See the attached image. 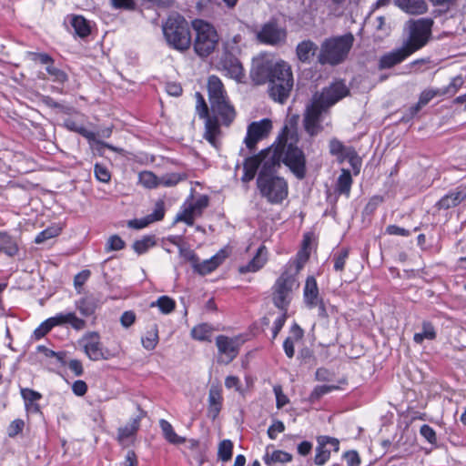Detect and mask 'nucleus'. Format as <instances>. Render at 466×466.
<instances>
[{"label": "nucleus", "instance_id": "obj_52", "mask_svg": "<svg viewBox=\"0 0 466 466\" xmlns=\"http://www.w3.org/2000/svg\"><path fill=\"white\" fill-rule=\"evenodd\" d=\"M46 70L56 82L64 83L67 80L66 74L64 71L53 66V64L48 65Z\"/></svg>", "mask_w": 466, "mask_h": 466}, {"label": "nucleus", "instance_id": "obj_38", "mask_svg": "<svg viewBox=\"0 0 466 466\" xmlns=\"http://www.w3.org/2000/svg\"><path fill=\"white\" fill-rule=\"evenodd\" d=\"M71 24L76 35L80 37H86L91 32L88 22L81 15L74 16Z\"/></svg>", "mask_w": 466, "mask_h": 466}, {"label": "nucleus", "instance_id": "obj_36", "mask_svg": "<svg viewBox=\"0 0 466 466\" xmlns=\"http://www.w3.org/2000/svg\"><path fill=\"white\" fill-rule=\"evenodd\" d=\"M441 96L440 89H428L420 93L418 103L413 106L410 110L412 114H416L420 108L426 106L433 97Z\"/></svg>", "mask_w": 466, "mask_h": 466}, {"label": "nucleus", "instance_id": "obj_7", "mask_svg": "<svg viewBox=\"0 0 466 466\" xmlns=\"http://www.w3.org/2000/svg\"><path fill=\"white\" fill-rule=\"evenodd\" d=\"M256 184L260 196L269 204H281L289 195L287 180L276 174H258Z\"/></svg>", "mask_w": 466, "mask_h": 466}, {"label": "nucleus", "instance_id": "obj_18", "mask_svg": "<svg viewBox=\"0 0 466 466\" xmlns=\"http://www.w3.org/2000/svg\"><path fill=\"white\" fill-rule=\"evenodd\" d=\"M412 53L404 45L391 52L383 55L379 62L380 69L391 68L392 66L401 63Z\"/></svg>", "mask_w": 466, "mask_h": 466}, {"label": "nucleus", "instance_id": "obj_33", "mask_svg": "<svg viewBox=\"0 0 466 466\" xmlns=\"http://www.w3.org/2000/svg\"><path fill=\"white\" fill-rule=\"evenodd\" d=\"M292 459L291 454L278 450L269 453L268 449H267L266 454L263 457V461L267 465H271L273 463H285L290 461Z\"/></svg>", "mask_w": 466, "mask_h": 466}, {"label": "nucleus", "instance_id": "obj_1", "mask_svg": "<svg viewBox=\"0 0 466 466\" xmlns=\"http://www.w3.org/2000/svg\"><path fill=\"white\" fill-rule=\"evenodd\" d=\"M208 93L210 103V113L208 105L199 93H196V111L200 118L205 119L203 137L215 148L221 145L220 124L230 126L236 117L234 106L230 104L221 80L216 76L208 79Z\"/></svg>", "mask_w": 466, "mask_h": 466}, {"label": "nucleus", "instance_id": "obj_3", "mask_svg": "<svg viewBox=\"0 0 466 466\" xmlns=\"http://www.w3.org/2000/svg\"><path fill=\"white\" fill-rule=\"evenodd\" d=\"M281 151V162L284 163L299 179L306 176V157L303 151L297 147L296 131L285 126L277 139Z\"/></svg>", "mask_w": 466, "mask_h": 466}, {"label": "nucleus", "instance_id": "obj_56", "mask_svg": "<svg viewBox=\"0 0 466 466\" xmlns=\"http://www.w3.org/2000/svg\"><path fill=\"white\" fill-rule=\"evenodd\" d=\"M21 395L25 400V405H28V403L31 402H36L42 398V395L39 392L31 389H22Z\"/></svg>", "mask_w": 466, "mask_h": 466}, {"label": "nucleus", "instance_id": "obj_49", "mask_svg": "<svg viewBox=\"0 0 466 466\" xmlns=\"http://www.w3.org/2000/svg\"><path fill=\"white\" fill-rule=\"evenodd\" d=\"M188 204L191 206L197 215L201 216L204 209L208 206V197L206 195H201L194 202L188 201Z\"/></svg>", "mask_w": 466, "mask_h": 466}, {"label": "nucleus", "instance_id": "obj_2", "mask_svg": "<svg viewBox=\"0 0 466 466\" xmlns=\"http://www.w3.org/2000/svg\"><path fill=\"white\" fill-rule=\"evenodd\" d=\"M250 77L257 85L268 84V94L274 101H287L294 86L291 66L271 56L260 55L253 59Z\"/></svg>", "mask_w": 466, "mask_h": 466}, {"label": "nucleus", "instance_id": "obj_13", "mask_svg": "<svg viewBox=\"0 0 466 466\" xmlns=\"http://www.w3.org/2000/svg\"><path fill=\"white\" fill-rule=\"evenodd\" d=\"M260 170L258 174L275 175L281 164V151L276 141L269 147L258 153Z\"/></svg>", "mask_w": 466, "mask_h": 466}, {"label": "nucleus", "instance_id": "obj_16", "mask_svg": "<svg viewBox=\"0 0 466 466\" xmlns=\"http://www.w3.org/2000/svg\"><path fill=\"white\" fill-rule=\"evenodd\" d=\"M285 37V31L279 28L276 23L272 22L264 25V26L258 34V38L261 42L269 45H276L283 41Z\"/></svg>", "mask_w": 466, "mask_h": 466}, {"label": "nucleus", "instance_id": "obj_64", "mask_svg": "<svg viewBox=\"0 0 466 466\" xmlns=\"http://www.w3.org/2000/svg\"><path fill=\"white\" fill-rule=\"evenodd\" d=\"M344 459L349 466H359L360 463V458L357 451H350L344 453Z\"/></svg>", "mask_w": 466, "mask_h": 466}, {"label": "nucleus", "instance_id": "obj_62", "mask_svg": "<svg viewBox=\"0 0 466 466\" xmlns=\"http://www.w3.org/2000/svg\"><path fill=\"white\" fill-rule=\"evenodd\" d=\"M24 426H25V422L23 420L17 419V420H13L7 429L8 436L12 437V438L16 436L18 433H20L23 431Z\"/></svg>", "mask_w": 466, "mask_h": 466}, {"label": "nucleus", "instance_id": "obj_21", "mask_svg": "<svg viewBox=\"0 0 466 466\" xmlns=\"http://www.w3.org/2000/svg\"><path fill=\"white\" fill-rule=\"evenodd\" d=\"M319 288L314 277H308L304 287V301L306 305L312 309L319 304Z\"/></svg>", "mask_w": 466, "mask_h": 466}, {"label": "nucleus", "instance_id": "obj_11", "mask_svg": "<svg viewBox=\"0 0 466 466\" xmlns=\"http://www.w3.org/2000/svg\"><path fill=\"white\" fill-rule=\"evenodd\" d=\"M348 93L349 90L344 83L335 82L329 86L323 88L321 93H316L312 100L327 110L329 106L345 97Z\"/></svg>", "mask_w": 466, "mask_h": 466}, {"label": "nucleus", "instance_id": "obj_59", "mask_svg": "<svg viewBox=\"0 0 466 466\" xmlns=\"http://www.w3.org/2000/svg\"><path fill=\"white\" fill-rule=\"evenodd\" d=\"M273 391L276 396V406L278 409L283 408L289 402L288 397L283 393L282 388L280 385H275L273 387Z\"/></svg>", "mask_w": 466, "mask_h": 466}, {"label": "nucleus", "instance_id": "obj_40", "mask_svg": "<svg viewBox=\"0 0 466 466\" xmlns=\"http://www.w3.org/2000/svg\"><path fill=\"white\" fill-rule=\"evenodd\" d=\"M139 183L147 188H154L159 186V177L151 171H143L138 175Z\"/></svg>", "mask_w": 466, "mask_h": 466}, {"label": "nucleus", "instance_id": "obj_44", "mask_svg": "<svg viewBox=\"0 0 466 466\" xmlns=\"http://www.w3.org/2000/svg\"><path fill=\"white\" fill-rule=\"evenodd\" d=\"M233 443L229 440L222 441L218 445V456L223 461H228L232 457Z\"/></svg>", "mask_w": 466, "mask_h": 466}, {"label": "nucleus", "instance_id": "obj_22", "mask_svg": "<svg viewBox=\"0 0 466 466\" xmlns=\"http://www.w3.org/2000/svg\"><path fill=\"white\" fill-rule=\"evenodd\" d=\"M395 5L410 15H422L428 9L424 0H394Z\"/></svg>", "mask_w": 466, "mask_h": 466}, {"label": "nucleus", "instance_id": "obj_27", "mask_svg": "<svg viewBox=\"0 0 466 466\" xmlns=\"http://www.w3.org/2000/svg\"><path fill=\"white\" fill-rule=\"evenodd\" d=\"M142 416H137L130 420V421L117 430V440L120 442L125 441L130 437L134 436L140 427Z\"/></svg>", "mask_w": 466, "mask_h": 466}, {"label": "nucleus", "instance_id": "obj_55", "mask_svg": "<svg viewBox=\"0 0 466 466\" xmlns=\"http://www.w3.org/2000/svg\"><path fill=\"white\" fill-rule=\"evenodd\" d=\"M287 318H288V311L280 310V315L274 321V326H273V329H272V338L273 339H276V337L281 330L282 327L284 326V324L286 322Z\"/></svg>", "mask_w": 466, "mask_h": 466}, {"label": "nucleus", "instance_id": "obj_26", "mask_svg": "<svg viewBox=\"0 0 466 466\" xmlns=\"http://www.w3.org/2000/svg\"><path fill=\"white\" fill-rule=\"evenodd\" d=\"M223 253L224 251L221 250L219 253L216 254L209 259L204 260L202 263L196 264V270L201 275H206L212 272L221 264L225 258V255H223Z\"/></svg>", "mask_w": 466, "mask_h": 466}, {"label": "nucleus", "instance_id": "obj_4", "mask_svg": "<svg viewBox=\"0 0 466 466\" xmlns=\"http://www.w3.org/2000/svg\"><path fill=\"white\" fill-rule=\"evenodd\" d=\"M296 267L289 265L279 277L272 288V301L279 310H287L292 299V291L299 288L296 275L308 259V255L299 252Z\"/></svg>", "mask_w": 466, "mask_h": 466}, {"label": "nucleus", "instance_id": "obj_39", "mask_svg": "<svg viewBox=\"0 0 466 466\" xmlns=\"http://www.w3.org/2000/svg\"><path fill=\"white\" fill-rule=\"evenodd\" d=\"M436 337V332L433 326L429 322H424L422 325V331L415 333L413 339L416 343L420 344L424 339H433Z\"/></svg>", "mask_w": 466, "mask_h": 466}, {"label": "nucleus", "instance_id": "obj_28", "mask_svg": "<svg viewBox=\"0 0 466 466\" xmlns=\"http://www.w3.org/2000/svg\"><path fill=\"white\" fill-rule=\"evenodd\" d=\"M318 47L316 44L310 40H304L297 46V56L301 62H309L310 58L315 55Z\"/></svg>", "mask_w": 466, "mask_h": 466}, {"label": "nucleus", "instance_id": "obj_31", "mask_svg": "<svg viewBox=\"0 0 466 466\" xmlns=\"http://www.w3.org/2000/svg\"><path fill=\"white\" fill-rule=\"evenodd\" d=\"M0 252L14 257L18 252L15 241L5 232L0 231Z\"/></svg>", "mask_w": 466, "mask_h": 466}, {"label": "nucleus", "instance_id": "obj_46", "mask_svg": "<svg viewBox=\"0 0 466 466\" xmlns=\"http://www.w3.org/2000/svg\"><path fill=\"white\" fill-rule=\"evenodd\" d=\"M61 228L58 227H50L41 231L35 238V242L37 244L43 243L47 239L55 238L59 235Z\"/></svg>", "mask_w": 466, "mask_h": 466}, {"label": "nucleus", "instance_id": "obj_41", "mask_svg": "<svg viewBox=\"0 0 466 466\" xmlns=\"http://www.w3.org/2000/svg\"><path fill=\"white\" fill-rule=\"evenodd\" d=\"M142 345L147 350H152L156 348L158 342V329L157 325H154L151 330L147 332L146 337L142 338Z\"/></svg>", "mask_w": 466, "mask_h": 466}, {"label": "nucleus", "instance_id": "obj_53", "mask_svg": "<svg viewBox=\"0 0 466 466\" xmlns=\"http://www.w3.org/2000/svg\"><path fill=\"white\" fill-rule=\"evenodd\" d=\"M165 215V204L162 200H158L156 205L153 213L147 215V218L151 222L161 220Z\"/></svg>", "mask_w": 466, "mask_h": 466}, {"label": "nucleus", "instance_id": "obj_34", "mask_svg": "<svg viewBox=\"0 0 466 466\" xmlns=\"http://www.w3.org/2000/svg\"><path fill=\"white\" fill-rule=\"evenodd\" d=\"M196 217L199 216L195 213L191 206L188 204V200H187L181 210L177 214L175 222H185L188 226H193Z\"/></svg>", "mask_w": 466, "mask_h": 466}, {"label": "nucleus", "instance_id": "obj_57", "mask_svg": "<svg viewBox=\"0 0 466 466\" xmlns=\"http://www.w3.org/2000/svg\"><path fill=\"white\" fill-rule=\"evenodd\" d=\"M54 327L50 322V319H47L35 329L34 336L36 339H40L46 334H47Z\"/></svg>", "mask_w": 466, "mask_h": 466}, {"label": "nucleus", "instance_id": "obj_42", "mask_svg": "<svg viewBox=\"0 0 466 466\" xmlns=\"http://www.w3.org/2000/svg\"><path fill=\"white\" fill-rule=\"evenodd\" d=\"M186 178L187 175L184 173H168L159 177V185L165 187H174Z\"/></svg>", "mask_w": 466, "mask_h": 466}, {"label": "nucleus", "instance_id": "obj_25", "mask_svg": "<svg viewBox=\"0 0 466 466\" xmlns=\"http://www.w3.org/2000/svg\"><path fill=\"white\" fill-rule=\"evenodd\" d=\"M464 196L461 191H451L443 196L437 203L436 207L438 209H449L457 207L464 198Z\"/></svg>", "mask_w": 466, "mask_h": 466}, {"label": "nucleus", "instance_id": "obj_6", "mask_svg": "<svg viewBox=\"0 0 466 466\" xmlns=\"http://www.w3.org/2000/svg\"><path fill=\"white\" fill-rule=\"evenodd\" d=\"M162 29L165 39L172 48L183 52L190 47V28L182 15L178 14L169 15Z\"/></svg>", "mask_w": 466, "mask_h": 466}, {"label": "nucleus", "instance_id": "obj_54", "mask_svg": "<svg viewBox=\"0 0 466 466\" xmlns=\"http://www.w3.org/2000/svg\"><path fill=\"white\" fill-rule=\"evenodd\" d=\"M348 256L349 252L347 249H342L334 256V269L336 271H342L344 269Z\"/></svg>", "mask_w": 466, "mask_h": 466}, {"label": "nucleus", "instance_id": "obj_50", "mask_svg": "<svg viewBox=\"0 0 466 466\" xmlns=\"http://www.w3.org/2000/svg\"><path fill=\"white\" fill-rule=\"evenodd\" d=\"M338 387L335 385H319L315 387L310 394V400H315L319 399L321 396L337 390Z\"/></svg>", "mask_w": 466, "mask_h": 466}, {"label": "nucleus", "instance_id": "obj_17", "mask_svg": "<svg viewBox=\"0 0 466 466\" xmlns=\"http://www.w3.org/2000/svg\"><path fill=\"white\" fill-rule=\"evenodd\" d=\"M219 65L223 70L227 71L230 77L240 79L243 76L241 63L235 55L227 51V47H225V52L221 56Z\"/></svg>", "mask_w": 466, "mask_h": 466}, {"label": "nucleus", "instance_id": "obj_9", "mask_svg": "<svg viewBox=\"0 0 466 466\" xmlns=\"http://www.w3.org/2000/svg\"><path fill=\"white\" fill-rule=\"evenodd\" d=\"M432 25L433 20L431 18L410 20L408 22L410 35L403 45L408 47L412 54L422 48L431 37Z\"/></svg>", "mask_w": 466, "mask_h": 466}, {"label": "nucleus", "instance_id": "obj_8", "mask_svg": "<svg viewBox=\"0 0 466 466\" xmlns=\"http://www.w3.org/2000/svg\"><path fill=\"white\" fill-rule=\"evenodd\" d=\"M192 27L196 32V37L193 43L195 53L204 58L211 55L219 40L215 27L201 19H196L192 22Z\"/></svg>", "mask_w": 466, "mask_h": 466}, {"label": "nucleus", "instance_id": "obj_20", "mask_svg": "<svg viewBox=\"0 0 466 466\" xmlns=\"http://www.w3.org/2000/svg\"><path fill=\"white\" fill-rule=\"evenodd\" d=\"M222 394H221V388L219 386L212 385L208 391V416L215 420L222 407Z\"/></svg>", "mask_w": 466, "mask_h": 466}, {"label": "nucleus", "instance_id": "obj_51", "mask_svg": "<svg viewBox=\"0 0 466 466\" xmlns=\"http://www.w3.org/2000/svg\"><path fill=\"white\" fill-rule=\"evenodd\" d=\"M330 457V451L326 450L323 445L319 444L316 449V455L314 458V461L317 465L325 464Z\"/></svg>", "mask_w": 466, "mask_h": 466}, {"label": "nucleus", "instance_id": "obj_32", "mask_svg": "<svg viewBox=\"0 0 466 466\" xmlns=\"http://www.w3.org/2000/svg\"><path fill=\"white\" fill-rule=\"evenodd\" d=\"M76 307L83 316L88 317L95 313L97 303L95 298L88 296L79 299Z\"/></svg>", "mask_w": 466, "mask_h": 466}, {"label": "nucleus", "instance_id": "obj_47", "mask_svg": "<svg viewBox=\"0 0 466 466\" xmlns=\"http://www.w3.org/2000/svg\"><path fill=\"white\" fill-rule=\"evenodd\" d=\"M125 248L124 240L117 235L111 236L106 243L105 249L106 252L121 250Z\"/></svg>", "mask_w": 466, "mask_h": 466}, {"label": "nucleus", "instance_id": "obj_45", "mask_svg": "<svg viewBox=\"0 0 466 466\" xmlns=\"http://www.w3.org/2000/svg\"><path fill=\"white\" fill-rule=\"evenodd\" d=\"M155 241L152 237H144L142 239L137 240L133 244V248L137 254L146 253L148 248L154 246Z\"/></svg>", "mask_w": 466, "mask_h": 466}, {"label": "nucleus", "instance_id": "obj_58", "mask_svg": "<svg viewBox=\"0 0 466 466\" xmlns=\"http://www.w3.org/2000/svg\"><path fill=\"white\" fill-rule=\"evenodd\" d=\"M420 433L431 444H435L437 442L436 432L431 426L427 424L422 425L420 429Z\"/></svg>", "mask_w": 466, "mask_h": 466}, {"label": "nucleus", "instance_id": "obj_30", "mask_svg": "<svg viewBox=\"0 0 466 466\" xmlns=\"http://www.w3.org/2000/svg\"><path fill=\"white\" fill-rule=\"evenodd\" d=\"M352 185V177L350 170L343 168L339 177H338L336 184V191L339 194L350 196V188Z\"/></svg>", "mask_w": 466, "mask_h": 466}, {"label": "nucleus", "instance_id": "obj_61", "mask_svg": "<svg viewBox=\"0 0 466 466\" xmlns=\"http://www.w3.org/2000/svg\"><path fill=\"white\" fill-rule=\"evenodd\" d=\"M285 431V425L281 420H274V422L268 429V436L271 440L277 438V433L283 432Z\"/></svg>", "mask_w": 466, "mask_h": 466}, {"label": "nucleus", "instance_id": "obj_14", "mask_svg": "<svg viewBox=\"0 0 466 466\" xmlns=\"http://www.w3.org/2000/svg\"><path fill=\"white\" fill-rule=\"evenodd\" d=\"M85 353L91 360H108L110 353L105 350L100 342L97 332H87L81 339Z\"/></svg>", "mask_w": 466, "mask_h": 466}, {"label": "nucleus", "instance_id": "obj_37", "mask_svg": "<svg viewBox=\"0 0 466 466\" xmlns=\"http://www.w3.org/2000/svg\"><path fill=\"white\" fill-rule=\"evenodd\" d=\"M157 307L161 313L169 314L176 308V302L168 296H161L156 301L150 303V308Z\"/></svg>", "mask_w": 466, "mask_h": 466}, {"label": "nucleus", "instance_id": "obj_63", "mask_svg": "<svg viewBox=\"0 0 466 466\" xmlns=\"http://www.w3.org/2000/svg\"><path fill=\"white\" fill-rule=\"evenodd\" d=\"M136 321V314L132 310L123 312L120 317V323L124 328H129Z\"/></svg>", "mask_w": 466, "mask_h": 466}, {"label": "nucleus", "instance_id": "obj_48", "mask_svg": "<svg viewBox=\"0 0 466 466\" xmlns=\"http://www.w3.org/2000/svg\"><path fill=\"white\" fill-rule=\"evenodd\" d=\"M96 178L103 183H107L111 179V174L107 167L101 164H96L94 167Z\"/></svg>", "mask_w": 466, "mask_h": 466}, {"label": "nucleus", "instance_id": "obj_15", "mask_svg": "<svg viewBox=\"0 0 466 466\" xmlns=\"http://www.w3.org/2000/svg\"><path fill=\"white\" fill-rule=\"evenodd\" d=\"M324 111H326V109L313 100L311 104L307 106L303 124L305 130L310 136H316L322 129L320 126V116Z\"/></svg>", "mask_w": 466, "mask_h": 466}, {"label": "nucleus", "instance_id": "obj_10", "mask_svg": "<svg viewBox=\"0 0 466 466\" xmlns=\"http://www.w3.org/2000/svg\"><path fill=\"white\" fill-rule=\"evenodd\" d=\"M216 346L218 348V362L221 364H229L237 358L241 346V341L238 337H228L218 335L216 338Z\"/></svg>", "mask_w": 466, "mask_h": 466}, {"label": "nucleus", "instance_id": "obj_29", "mask_svg": "<svg viewBox=\"0 0 466 466\" xmlns=\"http://www.w3.org/2000/svg\"><path fill=\"white\" fill-rule=\"evenodd\" d=\"M159 427L162 431V434L167 441L171 444H182L186 441V439L178 436L173 426L166 420H159Z\"/></svg>", "mask_w": 466, "mask_h": 466}, {"label": "nucleus", "instance_id": "obj_60", "mask_svg": "<svg viewBox=\"0 0 466 466\" xmlns=\"http://www.w3.org/2000/svg\"><path fill=\"white\" fill-rule=\"evenodd\" d=\"M90 274H91L90 270L84 269L75 276L74 286L78 292H80V289L83 287V285L88 279V278L90 277Z\"/></svg>", "mask_w": 466, "mask_h": 466}, {"label": "nucleus", "instance_id": "obj_19", "mask_svg": "<svg viewBox=\"0 0 466 466\" xmlns=\"http://www.w3.org/2000/svg\"><path fill=\"white\" fill-rule=\"evenodd\" d=\"M53 327L70 324L76 330H82L86 328V321L78 318L76 313H59L54 317L49 318Z\"/></svg>", "mask_w": 466, "mask_h": 466}, {"label": "nucleus", "instance_id": "obj_12", "mask_svg": "<svg viewBox=\"0 0 466 466\" xmlns=\"http://www.w3.org/2000/svg\"><path fill=\"white\" fill-rule=\"evenodd\" d=\"M272 130V121L263 118L251 122L247 127V135L244 143L249 150H254L258 141L266 138Z\"/></svg>", "mask_w": 466, "mask_h": 466}, {"label": "nucleus", "instance_id": "obj_35", "mask_svg": "<svg viewBox=\"0 0 466 466\" xmlns=\"http://www.w3.org/2000/svg\"><path fill=\"white\" fill-rule=\"evenodd\" d=\"M213 329L207 323H202L195 326L191 329V336L194 339L199 341H210Z\"/></svg>", "mask_w": 466, "mask_h": 466}, {"label": "nucleus", "instance_id": "obj_5", "mask_svg": "<svg viewBox=\"0 0 466 466\" xmlns=\"http://www.w3.org/2000/svg\"><path fill=\"white\" fill-rule=\"evenodd\" d=\"M353 42L354 36L350 33L324 39L317 56L318 63L331 66L342 64L347 59Z\"/></svg>", "mask_w": 466, "mask_h": 466}, {"label": "nucleus", "instance_id": "obj_43", "mask_svg": "<svg viewBox=\"0 0 466 466\" xmlns=\"http://www.w3.org/2000/svg\"><path fill=\"white\" fill-rule=\"evenodd\" d=\"M463 77L461 76H457L451 79V83L447 86L440 89L441 95H448L451 96H454L459 91V89L463 86Z\"/></svg>", "mask_w": 466, "mask_h": 466}, {"label": "nucleus", "instance_id": "obj_24", "mask_svg": "<svg viewBox=\"0 0 466 466\" xmlns=\"http://www.w3.org/2000/svg\"><path fill=\"white\" fill-rule=\"evenodd\" d=\"M258 168H260L258 154L247 157L243 164V176L241 177V180L243 182L251 181L255 177Z\"/></svg>", "mask_w": 466, "mask_h": 466}, {"label": "nucleus", "instance_id": "obj_23", "mask_svg": "<svg viewBox=\"0 0 466 466\" xmlns=\"http://www.w3.org/2000/svg\"><path fill=\"white\" fill-rule=\"evenodd\" d=\"M267 261V249L265 246H260L255 257L246 265L239 268L241 273L256 272L260 269Z\"/></svg>", "mask_w": 466, "mask_h": 466}]
</instances>
